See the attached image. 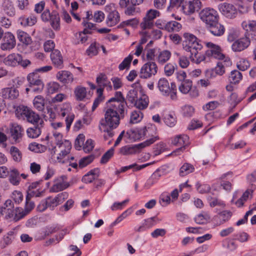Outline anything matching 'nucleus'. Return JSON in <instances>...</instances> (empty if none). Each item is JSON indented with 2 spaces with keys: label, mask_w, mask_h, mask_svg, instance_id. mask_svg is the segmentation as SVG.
Wrapping results in <instances>:
<instances>
[{
  "label": "nucleus",
  "mask_w": 256,
  "mask_h": 256,
  "mask_svg": "<svg viewBox=\"0 0 256 256\" xmlns=\"http://www.w3.org/2000/svg\"><path fill=\"white\" fill-rule=\"evenodd\" d=\"M124 110L109 106L105 111L104 118L100 121V130L106 132L108 136L112 137L114 135L112 130L118 127L120 119L124 116Z\"/></svg>",
  "instance_id": "1"
},
{
  "label": "nucleus",
  "mask_w": 256,
  "mask_h": 256,
  "mask_svg": "<svg viewBox=\"0 0 256 256\" xmlns=\"http://www.w3.org/2000/svg\"><path fill=\"white\" fill-rule=\"evenodd\" d=\"M184 40L182 42L184 49L190 53L191 60L196 64H200L205 60L204 54L198 53L202 48V45L194 35L190 33L184 34Z\"/></svg>",
  "instance_id": "2"
},
{
  "label": "nucleus",
  "mask_w": 256,
  "mask_h": 256,
  "mask_svg": "<svg viewBox=\"0 0 256 256\" xmlns=\"http://www.w3.org/2000/svg\"><path fill=\"white\" fill-rule=\"evenodd\" d=\"M72 144L70 142H64L62 145L54 146L52 148L54 154L58 152L56 156V161L60 164H68L74 168H76L78 164L76 162H71L74 157L70 154Z\"/></svg>",
  "instance_id": "3"
},
{
  "label": "nucleus",
  "mask_w": 256,
  "mask_h": 256,
  "mask_svg": "<svg viewBox=\"0 0 256 256\" xmlns=\"http://www.w3.org/2000/svg\"><path fill=\"white\" fill-rule=\"evenodd\" d=\"M157 87L162 95L166 96H170L172 100L177 99L176 86L174 83H171L170 86L167 79L162 78L158 80Z\"/></svg>",
  "instance_id": "4"
},
{
  "label": "nucleus",
  "mask_w": 256,
  "mask_h": 256,
  "mask_svg": "<svg viewBox=\"0 0 256 256\" xmlns=\"http://www.w3.org/2000/svg\"><path fill=\"white\" fill-rule=\"evenodd\" d=\"M19 212L18 208L14 210V204L10 200H6L4 206L0 208V214L4 216L6 219H13L16 222L22 218H20Z\"/></svg>",
  "instance_id": "5"
},
{
  "label": "nucleus",
  "mask_w": 256,
  "mask_h": 256,
  "mask_svg": "<svg viewBox=\"0 0 256 256\" xmlns=\"http://www.w3.org/2000/svg\"><path fill=\"white\" fill-rule=\"evenodd\" d=\"M206 45L208 49L204 54L206 58L204 61L208 62L211 58L223 60L224 58H228L222 53V50L219 46L211 42H206Z\"/></svg>",
  "instance_id": "6"
},
{
  "label": "nucleus",
  "mask_w": 256,
  "mask_h": 256,
  "mask_svg": "<svg viewBox=\"0 0 256 256\" xmlns=\"http://www.w3.org/2000/svg\"><path fill=\"white\" fill-rule=\"evenodd\" d=\"M156 138H153L138 144L124 146L120 149L119 153L123 156H128L138 153L143 148L153 144Z\"/></svg>",
  "instance_id": "7"
},
{
  "label": "nucleus",
  "mask_w": 256,
  "mask_h": 256,
  "mask_svg": "<svg viewBox=\"0 0 256 256\" xmlns=\"http://www.w3.org/2000/svg\"><path fill=\"white\" fill-rule=\"evenodd\" d=\"M105 11L108 13L106 22L108 26H112L118 24L120 20V16L116 9L114 4H107L105 6Z\"/></svg>",
  "instance_id": "8"
},
{
  "label": "nucleus",
  "mask_w": 256,
  "mask_h": 256,
  "mask_svg": "<svg viewBox=\"0 0 256 256\" xmlns=\"http://www.w3.org/2000/svg\"><path fill=\"white\" fill-rule=\"evenodd\" d=\"M200 17L206 26L218 20V14L216 10L212 8H206L200 11Z\"/></svg>",
  "instance_id": "9"
},
{
  "label": "nucleus",
  "mask_w": 256,
  "mask_h": 256,
  "mask_svg": "<svg viewBox=\"0 0 256 256\" xmlns=\"http://www.w3.org/2000/svg\"><path fill=\"white\" fill-rule=\"evenodd\" d=\"M158 67L154 62H148L143 65L140 70V77L148 78L154 76L158 72Z\"/></svg>",
  "instance_id": "10"
},
{
  "label": "nucleus",
  "mask_w": 256,
  "mask_h": 256,
  "mask_svg": "<svg viewBox=\"0 0 256 256\" xmlns=\"http://www.w3.org/2000/svg\"><path fill=\"white\" fill-rule=\"evenodd\" d=\"M250 44L249 34L246 32L244 36L235 40L232 45V49L234 52H240L247 48Z\"/></svg>",
  "instance_id": "11"
},
{
  "label": "nucleus",
  "mask_w": 256,
  "mask_h": 256,
  "mask_svg": "<svg viewBox=\"0 0 256 256\" xmlns=\"http://www.w3.org/2000/svg\"><path fill=\"white\" fill-rule=\"evenodd\" d=\"M202 6V3L199 0L184 2L179 12H182L186 15H190L196 10H199Z\"/></svg>",
  "instance_id": "12"
},
{
  "label": "nucleus",
  "mask_w": 256,
  "mask_h": 256,
  "mask_svg": "<svg viewBox=\"0 0 256 256\" xmlns=\"http://www.w3.org/2000/svg\"><path fill=\"white\" fill-rule=\"evenodd\" d=\"M188 136L186 135H180L175 137L172 141L174 145L180 146L171 153V155L177 156L182 152L185 146L188 144Z\"/></svg>",
  "instance_id": "13"
},
{
  "label": "nucleus",
  "mask_w": 256,
  "mask_h": 256,
  "mask_svg": "<svg viewBox=\"0 0 256 256\" xmlns=\"http://www.w3.org/2000/svg\"><path fill=\"white\" fill-rule=\"evenodd\" d=\"M16 45V40L14 35L10 32H6L2 38L0 48L4 51H10Z\"/></svg>",
  "instance_id": "14"
},
{
  "label": "nucleus",
  "mask_w": 256,
  "mask_h": 256,
  "mask_svg": "<svg viewBox=\"0 0 256 256\" xmlns=\"http://www.w3.org/2000/svg\"><path fill=\"white\" fill-rule=\"evenodd\" d=\"M68 197V194L62 192L57 194L55 197L48 196L46 198L48 207L52 210L62 204Z\"/></svg>",
  "instance_id": "15"
},
{
  "label": "nucleus",
  "mask_w": 256,
  "mask_h": 256,
  "mask_svg": "<svg viewBox=\"0 0 256 256\" xmlns=\"http://www.w3.org/2000/svg\"><path fill=\"white\" fill-rule=\"evenodd\" d=\"M218 8L220 12L227 18H234L237 16L238 10L232 4L224 2L220 4Z\"/></svg>",
  "instance_id": "16"
},
{
  "label": "nucleus",
  "mask_w": 256,
  "mask_h": 256,
  "mask_svg": "<svg viewBox=\"0 0 256 256\" xmlns=\"http://www.w3.org/2000/svg\"><path fill=\"white\" fill-rule=\"evenodd\" d=\"M108 103L110 104V106L122 110H124L126 104L124 98L120 92H116L114 96L110 98Z\"/></svg>",
  "instance_id": "17"
},
{
  "label": "nucleus",
  "mask_w": 256,
  "mask_h": 256,
  "mask_svg": "<svg viewBox=\"0 0 256 256\" xmlns=\"http://www.w3.org/2000/svg\"><path fill=\"white\" fill-rule=\"evenodd\" d=\"M10 132L12 140L16 143H18L21 142L24 132V129L21 126L16 123L11 124L10 128Z\"/></svg>",
  "instance_id": "18"
},
{
  "label": "nucleus",
  "mask_w": 256,
  "mask_h": 256,
  "mask_svg": "<svg viewBox=\"0 0 256 256\" xmlns=\"http://www.w3.org/2000/svg\"><path fill=\"white\" fill-rule=\"evenodd\" d=\"M157 128L155 125L152 124H149L147 126L140 128L136 131H133L132 132H138L142 136H148L152 138L148 139L150 140L153 138H156L154 142L158 139V137L156 136Z\"/></svg>",
  "instance_id": "19"
},
{
  "label": "nucleus",
  "mask_w": 256,
  "mask_h": 256,
  "mask_svg": "<svg viewBox=\"0 0 256 256\" xmlns=\"http://www.w3.org/2000/svg\"><path fill=\"white\" fill-rule=\"evenodd\" d=\"M66 177L65 176H62L56 179L54 184L50 188V192H58L63 190L69 186V184L66 181Z\"/></svg>",
  "instance_id": "20"
},
{
  "label": "nucleus",
  "mask_w": 256,
  "mask_h": 256,
  "mask_svg": "<svg viewBox=\"0 0 256 256\" xmlns=\"http://www.w3.org/2000/svg\"><path fill=\"white\" fill-rule=\"evenodd\" d=\"M19 96L18 90L14 88H6L0 90V96L4 99L14 100Z\"/></svg>",
  "instance_id": "21"
},
{
  "label": "nucleus",
  "mask_w": 256,
  "mask_h": 256,
  "mask_svg": "<svg viewBox=\"0 0 256 256\" xmlns=\"http://www.w3.org/2000/svg\"><path fill=\"white\" fill-rule=\"evenodd\" d=\"M206 26L210 32L215 36H220L224 34V28L218 22V20Z\"/></svg>",
  "instance_id": "22"
},
{
  "label": "nucleus",
  "mask_w": 256,
  "mask_h": 256,
  "mask_svg": "<svg viewBox=\"0 0 256 256\" xmlns=\"http://www.w3.org/2000/svg\"><path fill=\"white\" fill-rule=\"evenodd\" d=\"M56 77L60 82L64 84L72 82L74 80L72 74L68 70L59 71L56 74Z\"/></svg>",
  "instance_id": "23"
},
{
  "label": "nucleus",
  "mask_w": 256,
  "mask_h": 256,
  "mask_svg": "<svg viewBox=\"0 0 256 256\" xmlns=\"http://www.w3.org/2000/svg\"><path fill=\"white\" fill-rule=\"evenodd\" d=\"M50 58L53 64L58 68L64 66L63 59L60 52L58 50H54L50 54Z\"/></svg>",
  "instance_id": "24"
},
{
  "label": "nucleus",
  "mask_w": 256,
  "mask_h": 256,
  "mask_svg": "<svg viewBox=\"0 0 256 256\" xmlns=\"http://www.w3.org/2000/svg\"><path fill=\"white\" fill-rule=\"evenodd\" d=\"M218 62L214 68L216 73L220 76L222 75L225 72V67L232 65V62L229 58H226Z\"/></svg>",
  "instance_id": "25"
},
{
  "label": "nucleus",
  "mask_w": 256,
  "mask_h": 256,
  "mask_svg": "<svg viewBox=\"0 0 256 256\" xmlns=\"http://www.w3.org/2000/svg\"><path fill=\"white\" fill-rule=\"evenodd\" d=\"M21 60V55L12 53L8 55L4 60V62L6 66H16L18 65V62Z\"/></svg>",
  "instance_id": "26"
},
{
  "label": "nucleus",
  "mask_w": 256,
  "mask_h": 256,
  "mask_svg": "<svg viewBox=\"0 0 256 256\" xmlns=\"http://www.w3.org/2000/svg\"><path fill=\"white\" fill-rule=\"evenodd\" d=\"M172 54L168 50H163L159 52L156 56V60L160 65H164L170 59Z\"/></svg>",
  "instance_id": "27"
},
{
  "label": "nucleus",
  "mask_w": 256,
  "mask_h": 256,
  "mask_svg": "<svg viewBox=\"0 0 256 256\" xmlns=\"http://www.w3.org/2000/svg\"><path fill=\"white\" fill-rule=\"evenodd\" d=\"M34 207V203L31 201L30 198L26 196V202L25 204L24 210L20 208L19 214L20 218H23L26 216Z\"/></svg>",
  "instance_id": "28"
},
{
  "label": "nucleus",
  "mask_w": 256,
  "mask_h": 256,
  "mask_svg": "<svg viewBox=\"0 0 256 256\" xmlns=\"http://www.w3.org/2000/svg\"><path fill=\"white\" fill-rule=\"evenodd\" d=\"M30 123L34 124L35 126H38V124H42L44 121L40 118L38 114L34 112L32 110L30 111L26 118Z\"/></svg>",
  "instance_id": "29"
},
{
  "label": "nucleus",
  "mask_w": 256,
  "mask_h": 256,
  "mask_svg": "<svg viewBox=\"0 0 256 256\" xmlns=\"http://www.w3.org/2000/svg\"><path fill=\"white\" fill-rule=\"evenodd\" d=\"M50 26L56 30L60 29V17L58 12L56 11H52L49 21Z\"/></svg>",
  "instance_id": "30"
},
{
  "label": "nucleus",
  "mask_w": 256,
  "mask_h": 256,
  "mask_svg": "<svg viewBox=\"0 0 256 256\" xmlns=\"http://www.w3.org/2000/svg\"><path fill=\"white\" fill-rule=\"evenodd\" d=\"M184 2V0H170L166 10L170 12H179Z\"/></svg>",
  "instance_id": "31"
},
{
  "label": "nucleus",
  "mask_w": 256,
  "mask_h": 256,
  "mask_svg": "<svg viewBox=\"0 0 256 256\" xmlns=\"http://www.w3.org/2000/svg\"><path fill=\"white\" fill-rule=\"evenodd\" d=\"M148 98L146 96H143L136 100L134 104V106L138 108L137 110H143L146 109L148 105Z\"/></svg>",
  "instance_id": "32"
},
{
  "label": "nucleus",
  "mask_w": 256,
  "mask_h": 256,
  "mask_svg": "<svg viewBox=\"0 0 256 256\" xmlns=\"http://www.w3.org/2000/svg\"><path fill=\"white\" fill-rule=\"evenodd\" d=\"M27 79L30 85L36 86L44 84L40 76L36 70L33 72L30 73L28 76Z\"/></svg>",
  "instance_id": "33"
},
{
  "label": "nucleus",
  "mask_w": 256,
  "mask_h": 256,
  "mask_svg": "<svg viewBox=\"0 0 256 256\" xmlns=\"http://www.w3.org/2000/svg\"><path fill=\"white\" fill-rule=\"evenodd\" d=\"M17 37L19 41L26 46H28L32 42V38L29 34L22 30L17 31Z\"/></svg>",
  "instance_id": "34"
},
{
  "label": "nucleus",
  "mask_w": 256,
  "mask_h": 256,
  "mask_svg": "<svg viewBox=\"0 0 256 256\" xmlns=\"http://www.w3.org/2000/svg\"><path fill=\"white\" fill-rule=\"evenodd\" d=\"M18 21L20 24L24 26H32L34 25L37 21L36 18L34 16H30L29 17L22 16Z\"/></svg>",
  "instance_id": "35"
},
{
  "label": "nucleus",
  "mask_w": 256,
  "mask_h": 256,
  "mask_svg": "<svg viewBox=\"0 0 256 256\" xmlns=\"http://www.w3.org/2000/svg\"><path fill=\"white\" fill-rule=\"evenodd\" d=\"M42 124H38L35 126L34 128H30L27 129L26 133L28 136L30 138H36L41 134L40 128Z\"/></svg>",
  "instance_id": "36"
},
{
  "label": "nucleus",
  "mask_w": 256,
  "mask_h": 256,
  "mask_svg": "<svg viewBox=\"0 0 256 256\" xmlns=\"http://www.w3.org/2000/svg\"><path fill=\"white\" fill-rule=\"evenodd\" d=\"M156 50L154 48H144L143 52V58L148 62H153L156 56Z\"/></svg>",
  "instance_id": "37"
},
{
  "label": "nucleus",
  "mask_w": 256,
  "mask_h": 256,
  "mask_svg": "<svg viewBox=\"0 0 256 256\" xmlns=\"http://www.w3.org/2000/svg\"><path fill=\"white\" fill-rule=\"evenodd\" d=\"M90 33L89 30L84 28L82 32H80L75 34L76 40H74L76 44L80 43L83 44L86 42L88 40V36L86 34Z\"/></svg>",
  "instance_id": "38"
},
{
  "label": "nucleus",
  "mask_w": 256,
  "mask_h": 256,
  "mask_svg": "<svg viewBox=\"0 0 256 256\" xmlns=\"http://www.w3.org/2000/svg\"><path fill=\"white\" fill-rule=\"evenodd\" d=\"M74 94L77 100H83L86 95V88L82 86H78L74 88Z\"/></svg>",
  "instance_id": "39"
},
{
  "label": "nucleus",
  "mask_w": 256,
  "mask_h": 256,
  "mask_svg": "<svg viewBox=\"0 0 256 256\" xmlns=\"http://www.w3.org/2000/svg\"><path fill=\"white\" fill-rule=\"evenodd\" d=\"M2 7L4 11L7 14L10 16L14 15L15 8L11 0H5L2 4Z\"/></svg>",
  "instance_id": "40"
},
{
  "label": "nucleus",
  "mask_w": 256,
  "mask_h": 256,
  "mask_svg": "<svg viewBox=\"0 0 256 256\" xmlns=\"http://www.w3.org/2000/svg\"><path fill=\"white\" fill-rule=\"evenodd\" d=\"M10 153L14 162H20L22 160V154L17 147L12 146L10 148Z\"/></svg>",
  "instance_id": "41"
},
{
  "label": "nucleus",
  "mask_w": 256,
  "mask_h": 256,
  "mask_svg": "<svg viewBox=\"0 0 256 256\" xmlns=\"http://www.w3.org/2000/svg\"><path fill=\"white\" fill-rule=\"evenodd\" d=\"M98 170H91L83 176L82 180L86 183H90L98 178Z\"/></svg>",
  "instance_id": "42"
},
{
  "label": "nucleus",
  "mask_w": 256,
  "mask_h": 256,
  "mask_svg": "<svg viewBox=\"0 0 256 256\" xmlns=\"http://www.w3.org/2000/svg\"><path fill=\"white\" fill-rule=\"evenodd\" d=\"M242 27L248 33V31H256V20H246L242 22Z\"/></svg>",
  "instance_id": "43"
},
{
  "label": "nucleus",
  "mask_w": 256,
  "mask_h": 256,
  "mask_svg": "<svg viewBox=\"0 0 256 256\" xmlns=\"http://www.w3.org/2000/svg\"><path fill=\"white\" fill-rule=\"evenodd\" d=\"M210 218V214L206 212H202L198 214L195 218V222L198 224L206 223Z\"/></svg>",
  "instance_id": "44"
},
{
  "label": "nucleus",
  "mask_w": 256,
  "mask_h": 256,
  "mask_svg": "<svg viewBox=\"0 0 256 256\" xmlns=\"http://www.w3.org/2000/svg\"><path fill=\"white\" fill-rule=\"evenodd\" d=\"M192 82L190 80H184L178 86L179 90L184 94H188L192 88Z\"/></svg>",
  "instance_id": "45"
},
{
  "label": "nucleus",
  "mask_w": 256,
  "mask_h": 256,
  "mask_svg": "<svg viewBox=\"0 0 256 256\" xmlns=\"http://www.w3.org/2000/svg\"><path fill=\"white\" fill-rule=\"evenodd\" d=\"M143 116L144 114L140 110H133L130 114V122L132 124H136L142 120Z\"/></svg>",
  "instance_id": "46"
},
{
  "label": "nucleus",
  "mask_w": 256,
  "mask_h": 256,
  "mask_svg": "<svg viewBox=\"0 0 256 256\" xmlns=\"http://www.w3.org/2000/svg\"><path fill=\"white\" fill-rule=\"evenodd\" d=\"M242 78V74L240 72L234 70L231 72L228 78V80L231 84H236L240 82Z\"/></svg>",
  "instance_id": "47"
},
{
  "label": "nucleus",
  "mask_w": 256,
  "mask_h": 256,
  "mask_svg": "<svg viewBox=\"0 0 256 256\" xmlns=\"http://www.w3.org/2000/svg\"><path fill=\"white\" fill-rule=\"evenodd\" d=\"M66 234V231H62L58 234L56 235L54 238H51L48 240L46 241L45 242V246H48L52 244H56L58 243L60 240H62L63 239Z\"/></svg>",
  "instance_id": "48"
},
{
  "label": "nucleus",
  "mask_w": 256,
  "mask_h": 256,
  "mask_svg": "<svg viewBox=\"0 0 256 256\" xmlns=\"http://www.w3.org/2000/svg\"><path fill=\"white\" fill-rule=\"evenodd\" d=\"M28 149L35 152L42 153L46 150V146L42 144L33 142L29 144Z\"/></svg>",
  "instance_id": "49"
},
{
  "label": "nucleus",
  "mask_w": 256,
  "mask_h": 256,
  "mask_svg": "<svg viewBox=\"0 0 256 256\" xmlns=\"http://www.w3.org/2000/svg\"><path fill=\"white\" fill-rule=\"evenodd\" d=\"M34 107L39 111L44 110V99L42 96H36L34 100Z\"/></svg>",
  "instance_id": "50"
},
{
  "label": "nucleus",
  "mask_w": 256,
  "mask_h": 256,
  "mask_svg": "<svg viewBox=\"0 0 256 256\" xmlns=\"http://www.w3.org/2000/svg\"><path fill=\"white\" fill-rule=\"evenodd\" d=\"M194 170V166L190 164H184L180 170V174L182 176H185L192 172Z\"/></svg>",
  "instance_id": "51"
},
{
  "label": "nucleus",
  "mask_w": 256,
  "mask_h": 256,
  "mask_svg": "<svg viewBox=\"0 0 256 256\" xmlns=\"http://www.w3.org/2000/svg\"><path fill=\"white\" fill-rule=\"evenodd\" d=\"M52 135L56 144V146L62 145L64 142H70L68 140L64 139L62 134L58 131H53Z\"/></svg>",
  "instance_id": "52"
},
{
  "label": "nucleus",
  "mask_w": 256,
  "mask_h": 256,
  "mask_svg": "<svg viewBox=\"0 0 256 256\" xmlns=\"http://www.w3.org/2000/svg\"><path fill=\"white\" fill-rule=\"evenodd\" d=\"M182 28V25L176 21H171L166 23V30L168 32L178 31Z\"/></svg>",
  "instance_id": "53"
},
{
  "label": "nucleus",
  "mask_w": 256,
  "mask_h": 256,
  "mask_svg": "<svg viewBox=\"0 0 256 256\" xmlns=\"http://www.w3.org/2000/svg\"><path fill=\"white\" fill-rule=\"evenodd\" d=\"M9 180L12 184L18 185L20 182V178L19 177V173L18 171L14 169L10 170Z\"/></svg>",
  "instance_id": "54"
},
{
  "label": "nucleus",
  "mask_w": 256,
  "mask_h": 256,
  "mask_svg": "<svg viewBox=\"0 0 256 256\" xmlns=\"http://www.w3.org/2000/svg\"><path fill=\"white\" fill-rule=\"evenodd\" d=\"M154 25V22L144 16L140 24V27L142 31H150L149 30L152 28Z\"/></svg>",
  "instance_id": "55"
},
{
  "label": "nucleus",
  "mask_w": 256,
  "mask_h": 256,
  "mask_svg": "<svg viewBox=\"0 0 256 256\" xmlns=\"http://www.w3.org/2000/svg\"><path fill=\"white\" fill-rule=\"evenodd\" d=\"M182 112L184 116L191 117L194 112V108L190 105H185L182 108Z\"/></svg>",
  "instance_id": "56"
},
{
  "label": "nucleus",
  "mask_w": 256,
  "mask_h": 256,
  "mask_svg": "<svg viewBox=\"0 0 256 256\" xmlns=\"http://www.w3.org/2000/svg\"><path fill=\"white\" fill-rule=\"evenodd\" d=\"M256 189V186L254 184H251L249 186L247 190L242 194L241 198L246 202L248 200V197L250 198L252 196L254 191Z\"/></svg>",
  "instance_id": "57"
},
{
  "label": "nucleus",
  "mask_w": 256,
  "mask_h": 256,
  "mask_svg": "<svg viewBox=\"0 0 256 256\" xmlns=\"http://www.w3.org/2000/svg\"><path fill=\"white\" fill-rule=\"evenodd\" d=\"M30 110L27 106H20L17 108L16 112L18 117L22 116L26 118Z\"/></svg>",
  "instance_id": "58"
},
{
  "label": "nucleus",
  "mask_w": 256,
  "mask_h": 256,
  "mask_svg": "<svg viewBox=\"0 0 256 256\" xmlns=\"http://www.w3.org/2000/svg\"><path fill=\"white\" fill-rule=\"evenodd\" d=\"M176 65L172 63H168L164 66V72L168 76H171L174 72Z\"/></svg>",
  "instance_id": "59"
},
{
  "label": "nucleus",
  "mask_w": 256,
  "mask_h": 256,
  "mask_svg": "<svg viewBox=\"0 0 256 256\" xmlns=\"http://www.w3.org/2000/svg\"><path fill=\"white\" fill-rule=\"evenodd\" d=\"M164 123L170 127L175 126L176 120L174 115L172 114H166L164 119Z\"/></svg>",
  "instance_id": "60"
},
{
  "label": "nucleus",
  "mask_w": 256,
  "mask_h": 256,
  "mask_svg": "<svg viewBox=\"0 0 256 256\" xmlns=\"http://www.w3.org/2000/svg\"><path fill=\"white\" fill-rule=\"evenodd\" d=\"M126 98L128 102L134 104L138 100V91L134 89L130 90L127 94Z\"/></svg>",
  "instance_id": "61"
},
{
  "label": "nucleus",
  "mask_w": 256,
  "mask_h": 256,
  "mask_svg": "<svg viewBox=\"0 0 256 256\" xmlns=\"http://www.w3.org/2000/svg\"><path fill=\"white\" fill-rule=\"evenodd\" d=\"M60 87L59 84L57 82H51L46 85L48 93L54 94L58 91Z\"/></svg>",
  "instance_id": "62"
},
{
  "label": "nucleus",
  "mask_w": 256,
  "mask_h": 256,
  "mask_svg": "<svg viewBox=\"0 0 256 256\" xmlns=\"http://www.w3.org/2000/svg\"><path fill=\"white\" fill-rule=\"evenodd\" d=\"M133 56L132 55L130 54L128 56L124 58L123 61L119 64L118 68L120 70H124L125 68H128L132 60Z\"/></svg>",
  "instance_id": "63"
},
{
  "label": "nucleus",
  "mask_w": 256,
  "mask_h": 256,
  "mask_svg": "<svg viewBox=\"0 0 256 256\" xmlns=\"http://www.w3.org/2000/svg\"><path fill=\"white\" fill-rule=\"evenodd\" d=\"M85 136L83 134H80L77 136L74 143V147L76 150H80L84 144Z\"/></svg>",
  "instance_id": "64"
}]
</instances>
